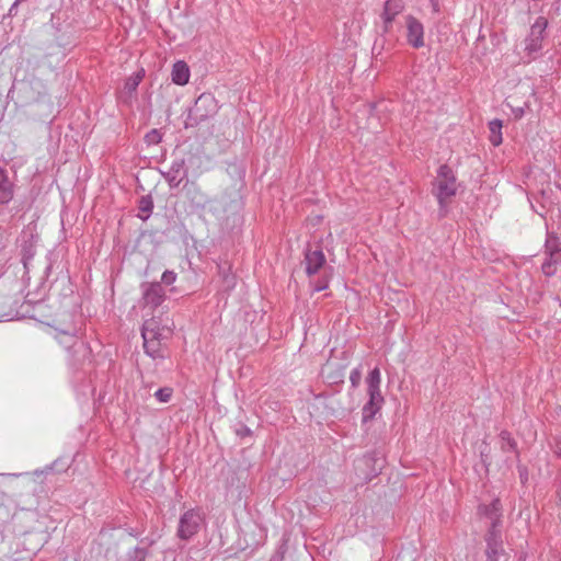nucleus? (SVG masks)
<instances>
[{"label": "nucleus", "instance_id": "nucleus-1", "mask_svg": "<svg viewBox=\"0 0 561 561\" xmlns=\"http://www.w3.org/2000/svg\"><path fill=\"white\" fill-rule=\"evenodd\" d=\"M433 193L438 201L440 211L445 215L448 201L457 193V179L449 165L439 167L433 183Z\"/></svg>", "mask_w": 561, "mask_h": 561}, {"label": "nucleus", "instance_id": "nucleus-2", "mask_svg": "<svg viewBox=\"0 0 561 561\" xmlns=\"http://www.w3.org/2000/svg\"><path fill=\"white\" fill-rule=\"evenodd\" d=\"M218 112V103L213 94H201L194 105L188 110V115L184 122L185 128H191L209 119Z\"/></svg>", "mask_w": 561, "mask_h": 561}, {"label": "nucleus", "instance_id": "nucleus-3", "mask_svg": "<svg viewBox=\"0 0 561 561\" xmlns=\"http://www.w3.org/2000/svg\"><path fill=\"white\" fill-rule=\"evenodd\" d=\"M141 336L144 340L145 353L148 356L153 359L164 357L161 353L162 333L158 321L154 319L146 320L141 329Z\"/></svg>", "mask_w": 561, "mask_h": 561}, {"label": "nucleus", "instance_id": "nucleus-4", "mask_svg": "<svg viewBox=\"0 0 561 561\" xmlns=\"http://www.w3.org/2000/svg\"><path fill=\"white\" fill-rule=\"evenodd\" d=\"M204 519V514L199 508L187 510L180 517L178 537L182 540H190L199 531Z\"/></svg>", "mask_w": 561, "mask_h": 561}, {"label": "nucleus", "instance_id": "nucleus-5", "mask_svg": "<svg viewBox=\"0 0 561 561\" xmlns=\"http://www.w3.org/2000/svg\"><path fill=\"white\" fill-rule=\"evenodd\" d=\"M547 26L548 20L543 16L537 18L531 25L530 32L525 38V51L530 58H536V54L541 50Z\"/></svg>", "mask_w": 561, "mask_h": 561}, {"label": "nucleus", "instance_id": "nucleus-6", "mask_svg": "<svg viewBox=\"0 0 561 561\" xmlns=\"http://www.w3.org/2000/svg\"><path fill=\"white\" fill-rule=\"evenodd\" d=\"M20 92L25 105L39 103L48 96L46 85L38 78L23 81Z\"/></svg>", "mask_w": 561, "mask_h": 561}, {"label": "nucleus", "instance_id": "nucleus-7", "mask_svg": "<svg viewBox=\"0 0 561 561\" xmlns=\"http://www.w3.org/2000/svg\"><path fill=\"white\" fill-rule=\"evenodd\" d=\"M60 333L68 335L72 340L68 351L71 356V365L75 368H79L85 363V360H90V347L85 342L76 337V330L72 332L60 331Z\"/></svg>", "mask_w": 561, "mask_h": 561}, {"label": "nucleus", "instance_id": "nucleus-8", "mask_svg": "<svg viewBox=\"0 0 561 561\" xmlns=\"http://www.w3.org/2000/svg\"><path fill=\"white\" fill-rule=\"evenodd\" d=\"M141 300L145 306L157 308L162 305L165 299V291L161 283L159 282H145L141 284Z\"/></svg>", "mask_w": 561, "mask_h": 561}, {"label": "nucleus", "instance_id": "nucleus-9", "mask_svg": "<svg viewBox=\"0 0 561 561\" xmlns=\"http://www.w3.org/2000/svg\"><path fill=\"white\" fill-rule=\"evenodd\" d=\"M486 542V561H499V557L504 553L502 534L496 529V523L490 528L485 537Z\"/></svg>", "mask_w": 561, "mask_h": 561}, {"label": "nucleus", "instance_id": "nucleus-10", "mask_svg": "<svg viewBox=\"0 0 561 561\" xmlns=\"http://www.w3.org/2000/svg\"><path fill=\"white\" fill-rule=\"evenodd\" d=\"M407 23V41L414 47L420 48L424 46V27L423 24L413 15L405 18Z\"/></svg>", "mask_w": 561, "mask_h": 561}, {"label": "nucleus", "instance_id": "nucleus-11", "mask_svg": "<svg viewBox=\"0 0 561 561\" xmlns=\"http://www.w3.org/2000/svg\"><path fill=\"white\" fill-rule=\"evenodd\" d=\"M170 187H178L183 180L187 179V169L184 158H176L172 161L169 171L162 173Z\"/></svg>", "mask_w": 561, "mask_h": 561}, {"label": "nucleus", "instance_id": "nucleus-12", "mask_svg": "<svg viewBox=\"0 0 561 561\" xmlns=\"http://www.w3.org/2000/svg\"><path fill=\"white\" fill-rule=\"evenodd\" d=\"M405 3L403 0H387L383 3V10L380 15L383 22V32L388 33L392 26L396 16L403 12Z\"/></svg>", "mask_w": 561, "mask_h": 561}, {"label": "nucleus", "instance_id": "nucleus-13", "mask_svg": "<svg viewBox=\"0 0 561 561\" xmlns=\"http://www.w3.org/2000/svg\"><path fill=\"white\" fill-rule=\"evenodd\" d=\"M306 273L308 276L317 274L325 264L323 251L318 248L311 250L309 247L305 250Z\"/></svg>", "mask_w": 561, "mask_h": 561}, {"label": "nucleus", "instance_id": "nucleus-14", "mask_svg": "<svg viewBox=\"0 0 561 561\" xmlns=\"http://www.w3.org/2000/svg\"><path fill=\"white\" fill-rule=\"evenodd\" d=\"M380 369L378 367H375L373 370L369 371L366 378V383L369 401H373L379 407H381V404L383 403V397L380 393Z\"/></svg>", "mask_w": 561, "mask_h": 561}, {"label": "nucleus", "instance_id": "nucleus-15", "mask_svg": "<svg viewBox=\"0 0 561 561\" xmlns=\"http://www.w3.org/2000/svg\"><path fill=\"white\" fill-rule=\"evenodd\" d=\"M37 238L34 234H30L27 240H24L21 247V261L25 271H28V265L36 254Z\"/></svg>", "mask_w": 561, "mask_h": 561}, {"label": "nucleus", "instance_id": "nucleus-16", "mask_svg": "<svg viewBox=\"0 0 561 561\" xmlns=\"http://www.w3.org/2000/svg\"><path fill=\"white\" fill-rule=\"evenodd\" d=\"M479 511L481 514L488 516L491 519V528L493 527V523H496V529H499L501 524V504L499 499H494L491 501L489 505H480Z\"/></svg>", "mask_w": 561, "mask_h": 561}, {"label": "nucleus", "instance_id": "nucleus-17", "mask_svg": "<svg viewBox=\"0 0 561 561\" xmlns=\"http://www.w3.org/2000/svg\"><path fill=\"white\" fill-rule=\"evenodd\" d=\"M13 184L5 169L0 167V204H8L13 198Z\"/></svg>", "mask_w": 561, "mask_h": 561}, {"label": "nucleus", "instance_id": "nucleus-18", "mask_svg": "<svg viewBox=\"0 0 561 561\" xmlns=\"http://www.w3.org/2000/svg\"><path fill=\"white\" fill-rule=\"evenodd\" d=\"M172 81L178 85H184L190 80V68L183 60H179L173 65L171 72Z\"/></svg>", "mask_w": 561, "mask_h": 561}, {"label": "nucleus", "instance_id": "nucleus-19", "mask_svg": "<svg viewBox=\"0 0 561 561\" xmlns=\"http://www.w3.org/2000/svg\"><path fill=\"white\" fill-rule=\"evenodd\" d=\"M546 259L541 265V271L547 277H551L557 272V266L561 264V251L545 252Z\"/></svg>", "mask_w": 561, "mask_h": 561}, {"label": "nucleus", "instance_id": "nucleus-20", "mask_svg": "<svg viewBox=\"0 0 561 561\" xmlns=\"http://www.w3.org/2000/svg\"><path fill=\"white\" fill-rule=\"evenodd\" d=\"M218 274L222 278L227 289L233 288L236 285L234 276L231 274V264L228 261L221 262L217 265Z\"/></svg>", "mask_w": 561, "mask_h": 561}, {"label": "nucleus", "instance_id": "nucleus-21", "mask_svg": "<svg viewBox=\"0 0 561 561\" xmlns=\"http://www.w3.org/2000/svg\"><path fill=\"white\" fill-rule=\"evenodd\" d=\"M138 209H139V214H138V217L141 219V220H147L151 213H152V209H153V199L150 195H144L140 197L139 202H138Z\"/></svg>", "mask_w": 561, "mask_h": 561}, {"label": "nucleus", "instance_id": "nucleus-22", "mask_svg": "<svg viewBox=\"0 0 561 561\" xmlns=\"http://www.w3.org/2000/svg\"><path fill=\"white\" fill-rule=\"evenodd\" d=\"M144 76H145L144 70H140V71H137L134 75H131L129 78H127L125 81V84H124V93L127 94L128 96H131V94L134 92H136Z\"/></svg>", "mask_w": 561, "mask_h": 561}, {"label": "nucleus", "instance_id": "nucleus-23", "mask_svg": "<svg viewBox=\"0 0 561 561\" xmlns=\"http://www.w3.org/2000/svg\"><path fill=\"white\" fill-rule=\"evenodd\" d=\"M500 439H501V449L504 451V453H514V454H518V450H517V443L516 440L512 437L511 433L507 432V431H502L500 433Z\"/></svg>", "mask_w": 561, "mask_h": 561}, {"label": "nucleus", "instance_id": "nucleus-24", "mask_svg": "<svg viewBox=\"0 0 561 561\" xmlns=\"http://www.w3.org/2000/svg\"><path fill=\"white\" fill-rule=\"evenodd\" d=\"M68 468V462L62 459V458H58L56 459L51 465H48L46 466L43 470H36L34 472L35 476L39 477L42 474H50L53 472H62V471H66V469Z\"/></svg>", "mask_w": 561, "mask_h": 561}, {"label": "nucleus", "instance_id": "nucleus-25", "mask_svg": "<svg viewBox=\"0 0 561 561\" xmlns=\"http://www.w3.org/2000/svg\"><path fill=\"white\" fill-rule=\"evenodd\" d=\"M490 129V141L493 146H499L502 144V121L493 119L489 123Z\"/></svg>", "mask_w": 561, "mask_h": 561}, {"label": "nucleus", "instance_id": "nucleus-26", "mask_svg": "<svg viewBox=\"0 0 561 561\" xmlns=\"http://www.w3.org/2000/svg\"><path fill=\"white\" fill-rule=\"evenodd\" d=\"M561 251L560 239L554 232H548L545 242V252Z\"/></svg>", "mask_w": 561, "mask_h": 561}, {"label": "nucleus", "instance_id": "nucleus-27", "mask_svg": "<svg viewBox=\"0 0 561 561\" xmlns=\"http://www.w3.org/2000/svg\"><path fill=\"white\" fill-rule=\"evenodd\" d=\"M381 407L374 403L373 401H369L363 407V421L367 422L377 414V412L380 410Z\"/></svg>", "mask_w": 561, "mask_h": 561}, {"label": "nucleus", "instance_id": "nucleus-28", "mask_svg": "<svg viewBox=\"0 0 561 561\" xmlns=\"http://www.w3.org/2000/svg\"><path fill=\"white\" fill-rule=\"evenodd\" d=\"M172 393H173V390L172 388H169V387H164V388H160L156 391L154 393V397L160 401V402H168L171 397H172Z\"/></svg>", "mask_w": 561, "mask_h": 561}, {"label": "nucleus", "instance_id": "nucleus-29", "mask_svg": "<svg viewBox=\"0 0 561 561\" xmlns=\"http://www.w3.org/2000/svg\"><path fill=\"white\" fill-rule=\"evenodd\" d=\"M162 136L158 129H152L145 136V140L148 145H157L161 141Z\"/></svg>", "mask_w": 561, "mask_h": 561}, {"label": "nucleus", "instance_id": "nucleus-30", "mask_svg": "<svg viewBox=\"0 0 561 561\" xmlns=\"http://www.w3.org/2000/svg\"><path fill=\"white\" fill-rule=\"evenodd\" d=\"M234 433L240 438L252 436V431L244 424L238 423L234 427Z\"/></svg>", "mask_w": 561, "mask_h": 561}, {"label": "nucleus", "instance_id": "nucleus-31", "mask_svg": "<svg viewBox=\"0 0 561 561\" xmlns=\"http://www.w3.org/2000/svg\"><path fill=\"white\" fill-rule=\"evenodd\" d=\"M360 379H362V371H360V369L359 368H354L351 371V375H350V380H351L352 387L353 388L358 387V385L360 382Z\"/></svg>", "mask_w": 561, "mask_h": 561}, {"label": "nucleus", "instance_id": "nucleus-32", "mask_svg": "<svg viewBox=\"0 0 561 561\" xmlns=\"http://www.w3.org/2000/svg\"><path fill=\"white\" fill-rule=\"evenodd\" d=\"M176 279V274L173 271H165L161 277V284L172 285Z\"/></svg>", "mask_w": 561, "mask_h": 561}, {"label": "nucleus", "instance_id": "nucleus-33", "mask_svg": "<svg viewBox=\"0 0 561 561\" xmlns=\"http://www.w3.org/2000/svg\"><path fill=\"white\" fill-rule=\"evenodd\" d=\"M553 454L561 459V438H556L552 444Z\"/></svg>", "mask_w": 561, "mask_h": 561}, {"label": "nucleus", "instance_id": "nucleus-34", "mask_svg": "<svg viewBox=\"0 0 561 561\" xmlns=\"http://www.w3.org/2000/svg\"><path fill=\"white\" fill-rule=\"evenodd\" d=\"M328 288V279H321V280H318L314 286H313V290L314 291H321V290H324Z\"/></svg>", "mask_w": 561, "mask_h": 561}, {"label": "nucleus", "instance_id": "nucleus-35", "mask_svg": "<svg viewBox=\"0 0 561 561\" xmlns=\"http://www.w3.org/2000/svg\"><path fill=\"white\" fill-rule=\"evenodd\" d=\"M20 2L14 1L11 8L9 9L8 15L9 16H15L18 14V8Z\"/></svg>", "mask_w": 561, "mask_h": 561}, {"label": "nucleus", "instance_id": "nucleus-36", "mask_svg": "<svg viewBox=\"0 0 561 561\" xmlns=\"http://www.w3.org/2000/svg\"><path fill=\"white\" fill-rule=\"evenodd\" d=\"M513 113H514L515 118H517V119L522 118L524 115V108L523 107L513 108Z\"/></svg>", "mask_w": 561, "mask_h": 561}, {"label": "nucleus", "instance_id": "nucleus-37", "mask_svg": "<svg viewBox=\"0 0 561 561\" xmlns=\"http://www.w3.org/2000/svg\"><path fill=\"white\" fill-rule=\"evenodd\" d=\"M430 1H431L433 11L438 12L439 11L438 0H430Z\"/></svg>", "mask_w": 561, "mask_h": 561}, {"label": "nucleus", "instance_id": "nucleus-38", "mask_svg": "<svg viewBox=\"0 0 561 561\" xmlns=\"http://www.w3.org/2000/svg\"><path fill=\"white\" fill-rule=\"evenodd\" d=\"M2 240H3V231H2V229L0 228V250L4 247V245H3V241H2Z\"/></svg>", "mask_w": 561, "mask_h": 561}, {"label": "nucleus", "instance_id": "nucleus-39", "mask_svg": "<svg viewBox=\"0 0 561 561\" xmlns=\"http://www.w3.org/2000/svg\"><path fill=\"white\" fill-rule=\"evenodd\" d=\"M50 270H51V266L48 265L47 268H46V273L48 274L50 272Z\"/></svg>", "mask_w": 561, "mask_h": 561}, {"label": "nucleus", "instance_id": "nucleus-40", "mask_svg": "<svg viewBox=\"0 0 561 561\" xmlns=\"http://www.w3.org/2000/svg\"><path fill=\"white\" fill-rule=\"evenodd\" d=\"M526 557L525 556H522L519 557V560L518 561H525Z\"/></svg>", "mask_w": 561, "mask_h": 561}, {"label": "nucleus", "instance_id": "nucleus-41", "mask_svg": "<svg viewBox=\"0 0 561 561\" xmlns=\"http://www.w3.org/2000/svg\"><path fill=\"white\" fill-rule=\"evenodd\" d=\"M1 476H2V477H13L14 474H5V473H2Z\"/></svg>", "mask_w": 561, "mask_h": 561}]
</instances>
